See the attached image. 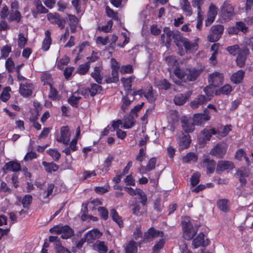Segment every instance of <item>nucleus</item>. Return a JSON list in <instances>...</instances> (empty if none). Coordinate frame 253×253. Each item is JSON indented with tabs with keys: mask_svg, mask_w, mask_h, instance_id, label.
Listing matches in <instances>:
<instances>
[{
	"mask_svg": "<svg viewBox=\"0 0 253 253\" xmlns=\"http://www.w3.org/2000/svg\"><path fill=\"white\" fill-rule=\"evenodd\" d=\"M234 15V8L232 5L225 1L221 8V16L225 20H229Z\"/></svg>",
	"mask_w": 253,
	"mask_h": 253,
	"instance_id": "39448f33",
	"label": "nucleus"
},
{
	"mask_svg": "<svg viewBox=\"0 0 253 253\" xmlns=\"http://www.w3.org/2000/svg\"><path fill=\"white\" fill-rule=\"evenodd\" d=\"M226 49L230 54L235 56L239 53L241 49L238 44H235L227 47Z\"/></svg>",
	"mask_w": 253,
	"mask_h": 253,
	"instance_id": "09e8293b",
	"label": "nucleus"
},
{
	"mask_svg": "<svg viewBox=\"0 0 253 253\" xmlns=\"http://www.w3.org/2000/svg\"><path fill=\"white\" fill-rule=\"evenodd\" d=\"M28 39L24 37L22 33L18 35V45L21 48H23L27 42Z\"/></svg>",
	"mask_w": 253,
	"mask_h": 253,
	"instance_id": "3c124183",
	"label": "nucleus"
},
{
	"mask_svg": "<svg viewBox=\"0 0 253 253\" xmlns=\"http://www.w3.org/2000/svg\"><path fill=\"white\" fill-rule=\"evenodd\" d=\"M198 160V156L193 152H189L182 157V160L184 163L196 162Z\"/></svg>",
	"mask_w": 253,
	"mask_h": 253,
	"instance_id": "f704fd0d",
	"label": "nucleus"
},
{
	"mask_svg": "<svg viewBox=\"0 0 253 253\" xmlns=\"http://www.w3.org/2000/svg\"><path fill=\"white\" fill-rule=\"evenodd\" d=\"M101 236V233L97 229H94L87 232L84 237L87 243H93L95 240L98 239Z\"/></svg>",
	"mask_w": 253,
	"mask_h": 253,
	"instance_id": "6ab92c4d",
	"label": "nucleus"
},
{
	"mask_svg": "<svg viewBox=\"0 0 253 253\" xmlns=\"http://www.w3.org/2000/svg\"><path fill=\"white\" fill-rule=\"evenodd\" d=\"M249 53V50L246 47H244L240 49L236 60L238 66L241 68L245 66L247 57Z\"/></svg>",
	"mask_w": 253,
	"mask_h": 253,
	"instance_id": "1a4fd4ad",
	"label": "nucleus"
},
{
	"mask_svg": "<svg viewBox=\"0 0 253 253\" xmlns=\"http://www.w3.org/2000/svg\"><path fill=\"white\" fill-rule=\"evenodd\" d=\"M102 90V86L96 84H91V87L89 88L90 91V96H95L99 90Z\"/></svg>",
	"mask_w": 253,
	"mask_h": 253,
	"instance_id": "5fc2aeb1",
	"label": "nucleus"
},
{
	"mask_svg": "<svg viewBox=\"0 0 253 253\" xmlns=\"http://www.w3.org/2000/svg\"><path fill=\"white\" fill-rule=\"evenodd\" d=\"M50 32L49 30L46 31L45 32V37L42 42V48L43 50H47L50 47L51 42V39L50 38Z\"/></svg>",
	"mask_w": 253,
	"mask_h": 253,
	"instance_id": "7c9ffc66",
	"label": "nucleus"
},
{
	"mask_svg": "<svg viewBox=\"0 0 253 253\" xmlns=\"http://www.w3.org/2000/svg\"><path fill=\"white\" fill-rule=\"evenodd\" d=\"M136 243L133 241H130L126 247V253H136L137 251Z\"/></svg>",
	"mask_w": 253,
	"mask_h": 253,
	"instance_id": "79ce46f5",
	"label": "nucleus"
},
{
	"mask_svg": "<svg viewBox=\"0 0 253 253\" xmlns=\"http://www.w3.org/2000/svg\"><path fill=\"white\" fill-rule=\"evenodd\" d=\"M101 70V69L100 67H95L94 69V72L91 74V76L99 84L102 83V80L103 78V76L100 74Z\"/></svg>",
	"mask_w": 253,
	"mask_h": 253,
	"instance_id": "c756f323",
	"label": "nucleus"
},
{
	"mask_svg": "<svg viewBox=\"0 0 253 253\" xmlns=\"http://www.w3.org/2000/svg\"><path fill=\"white\" fill-rule=\"evenodd\" d=\"M11 51V46L5 45L1 49V57L6 58L8 56L9 53Z\"/></svg>",
	"mask_w": 253,
	"mask_h": 253,
	"instance_id": "bf43d9fd",
	"label": "nucleus"
},
{
	"mask_svg": "<svg viewBox=\"0 0 253 253\" xmlns=\"http://www.w3.org/2000/svg\"><path fill=\"white\" fill-rule=\"evenodd\" d=\"M21 16L19 11L15 10L11 13L9 19L10 21H15L17 23H19L21 20Z\"/></svg>",
	"mask_w": 253,
	"mask_h": 253,
	"instance_id": "4d7b16f0",
	"label": "nucleus"
},
{
	"mask_svg": "<svg viewBox=\"0 0 253 253\" xmlns=\"http://www.w3.org/2000/svg\"><path fill=\"white\" fill-rule=\"evenodd\" d=\"M106 12L108 16L113 18L115 20L118 19L117 13L111 9L109 6H106Z\"/></svg>",
	"mask_w": 253,
	"mask_h": 253,
	"instance_id": "69168bd1",
	"label": "nucleus"
},
{
	"mask_svg": "<svg viewBox=\"0 0 253 253\" xmlns=\"http://www.w3.org/2000/svg\"><path fill=\"white\" fill-rule=\"evenodd\" d=\"M33 89V85L32 84L26 83L20 84L19 92L23 96L28 97L32 95Z\"/></svg>",
	"mask_w": 253,
	"mask_h": 253,
	"instance_id": "a211bd4d",
	"label": "nucleus"
},
{
	"mask_svg": "<svg viewBox=\"0 0 253 253\" xmlns=\"http://www.w3.org/2000/svg\"><path fill=\"white\" fill-rule=\"evenodd\" d=\"M187 51H193L197 49V43L196 42H191L187 38L184 41L182 44Z\"/></svg>",
	"mask_w": 253,
	"mask_h": 253,
	"instance_id": "ea45409f",
	"label": "nucleus"
},
{
	"mask_svg": "<svg viewBox=\"0 0 253 253\" xmlns=\"http://www.w3.org/2000/svg\"><path fill=\"white\" fill-rule=\"evenodd\" d=\"M136 117H133V115H131V113H129L128 117L125 118L124 120V127L125 128H129L132 126L134 125V120Z\"/></svg>",
	"mask_w": 253,
	"mask_h": 253,
	"instance_id": "a19ab883",
	"label": "nucleus"
},
{
	"mask_svg": "<svg viewBox=\"0 0 253 253\" xmlns=\"http://www.w3.org/2000/svg\"><path fill=\"white\" fill-rule=\"evenodd\" d=\"M110 216L112 219L118 224L120 227L123 226V222L122 218L118 215L117 211L115 209H112L110 210Z\"/></svg>",
	"mask_w": 253,
	"mask_h": 253,
	"instance_id": "c9c22d12",
	"label": "nucleus"
},
{
	"mask_svg": "<svg viewBox=\"0 0 253 253\" xmlns=\"http://www.w3.org/2000/svg\"><path fill=\"white\" fill-rule=\"evenodd\" d=\"M210 99V98H208L204 95H199L194 101L190 103V106L193 109H196L199 105L204 104Z\"/></svg>",
	"mask_w": 253,
	"mask_h": 253,
	"instance_id": "393cba45",
	"label": "nucleus"
},
{
	"mask_svg": "<svg viewBox=\"0 0 253 253\" xmlns=\"http://www.w3.org/2000/svg\"><path fill=\"white\" fill-rule=\"evenodd\" d=\"M11 88L10 87H6L2 91L0 98L4 102L7 101L9 98V91H10Z\"/></svg>",
	"mask_w": 253,
	"mask_h": 253,
	"instance_id": "603ef678",
	"label": "nucleus"
},
{
	"mask_svg": "<svg viewBox=\"0 0 253 253\" xmlns=\"http://www.w3.org/2000/svg\"><path fill=\"white\" fill-rule=\"evenodd\" d=\"M217 14V8L213 4H211L209 7V10L208 12V19L205 21L206 26L210 25L214 20L215 17Z\"/></svg>",
	"mask_w": 253,
	"mask_h": 253,
	"instance_id": "5701e85b",
	"label": "nucleus"
},
{
	"mask_svg": "<svg viewBox=\"0 0 253 253\" xmlns=\"http://www.w3.org/2000/svg\"><path fill=\"white\" fill-rule=\"evenodd\" d=\"M42 163L45 168V169L48 173L55 172L58 168V166L56 164L52 163H47L45 162H42Z\"/></svg>",
	"mask_w": 253,
	"mask_h": 253,
	"instance_id": "37998d69",
	"label": "nucleus"
},
{
	"mask_svg": "<svg viewBox=\"0 0 253 253\" xmlns=\"http://www.w3.org/2000/svg\"><path fill=\"white\" fill-rule=\"evenodd\" d=\"M134 99V97H131L129 96V91L126 92V96H124L122 98L121 109L124 112H126L128 110L129 105Z\"/></svg>",
	"mask_w": 253,
	"mask_h": 253,
	"instance_id": "b1692460",
	"label": "nucleus"
},
{
	"mask_svg": "<svg viewBox=\"0 0 253 253\" xmlns=\"http://www.w3.org/2000/svg\"><path fill=\"white\" fill-rule=\"evenodd\" d=\"M223 81V75L216 72L210 74L208 81L210 84L214 87H217L222 84Z\"/></svg>",
	"mask_w": 253,
	"mask_h": 253,
	"instance_id": "423d86ee",
	"label": "nucleus"
},
{
	"mask_svg": "<svg viewBox=\"0 0 253 253\" xmlns=\"http://www.w3.org/2000/svg\"><path fill=\"white\" fill-rule=\"evenodd\" d=\"M155 85L159 89L164 90L168 89L171 86V84L166 79H162L156 81Z\"/></svg>",
	"mask_w": 253,
	"mask_h": 253,
	"instance_id": "473e14b6",
	"label": "nucleus"
},
{
	"mask_svg": "<svg viewBox=\"0 0 253 253\" xmlns=\"http://www.w3.org/2000/svg\"><path fill=\"white\" fill-rule=\"evenodd\" d=\"M164 233L163 232L155 230L154 228H150L144 235V241L149 242L153 240L156 237L159 236L163 237Z\"/></svg>",
	"mask_w": 253,
	"mask_h": 253,
	"instance_id": "4468645a",
	"label": "nucleus"
},
{
	"mask_svg": "<svg viewBox=\"0 0 253 253\" xmlns=\"http://www.w3.org/2000/svg\"><path fill=\"white\" fill-rule=\"evenodd\" d=\"M224 27L221 25L212 26L207 36L208 40L210 42H215L219 40L223 34Z\"/></svg>",
	"mask_w": 253,
	"mask_h": 253,
	"instance_id": "20e7f679",
	"label": "nucleus"
},
{
	"mask_svg": "<svg viewBox=\"0 0 253 253\" xmlns=\"http://www.w3.org/2000/svg\"><path fill=\"white\" fill-rule=\"evenodd\" d=\"M54 188V185L53 184L48 183L47 184V189L44 192L45 195L44 196L43 198L44 199L47 198L49 196L51 195Z\"/></svg>",
	"mask_w": 253,
	"mask_h": 253,
	"instance_id": "0e129e2a",
	"label": "nucleus"
},
{
	"mask_svg": "<svg viewBox=\"0 0 253 253\" xmlns=\"http://www.w3.org/2000/svg\"><path fill=\"white\" fill-rule=\"evenodd\" d=\"M61 136L57 138L58 142H62L65 145H68L70 141L71 133L67 126H62L60 128Z\"/></svg>",
	"mask_w": 253,
	"mask_h": 253,
	"instance_id": "ddd939ff",
	"label": "nucleus"
},
{
	"mask_svg": "<svg viewBox=\"0 0 253 253\" xmlns=\"http://www.w3.org/2000/svg\"><path fill=\"white\" fill-rule=\"evenodd\" d=\"M183 237L184 239L190 240L197 234L198 227L193 226L188 218L182 221Z\"/></svg>",
	"mask_w": 253,
	"mask_h": 253,
	"instance_id": "f03ea898",
	"label": "nucleus"
},
{
	"mask_svg": "<svg viewBox=\"0 0 253 253\" xmlns=\"http://www.w3.org/2000/svg\"><path fill=\"white\" fill-rule=\"evenodd\" d=\"M89 67V62H87L84 64L81 65L77 70V73L80 75H84L88 72Z\"/></svg>",
	"mask_w": 253,
	"mask_h": 253,
	"instance_id": "de8ad7c7",
	"label": "nucleus"
},
{
	"mask_svg": "<svg viewBox=\"0 0 253 253\" xmlns=\"http://www.w3.org/2000/svg\"><path fill=\"white\" fill-rule=\"evenodd\" d=\"M210 119L209 112L207 109H205L204 113L194 114L193 120L195 125L199 126L204 124Z\"/></svg>",
	"mask_w": 253,
	"mask_h": 253,
	"instance_id": "9d476101",
	"label": "nucleus"
},
{
	"mask_svg": "<svg viewBox=\"0 0 253 253\" xmlns=\"http://www.w3.org/2000/svg\"><path fill=\"white\" fill-rule=\"evenodd\" d=\"M176 139L180 149H186L189 147L191 142L189 135L185 134L183 132H180L178 133Z\"/></svg>",
	"mask_w": 253,
	"mask_h": 253,
	"instance_id": "6e6552de",
	"label": "nucleus"
},
{
	"mask_svg": "<svg viewBox=\"0 0 253 253\" xmlns=\"http://www.w3.org/2000/svg\"><path fill=\"white\" fill-rule=\"evenodd\" d=\"M47 19L52 24H57L61 29L64 28L66 20L58 14L49 13L47 14Z\"/></svg>",
	"mask_w": 253,
	"mask_h": 253,
	"instance_id": "9b49d317",
	"label": "nucleus"
},
{
	"mask_svg": "<svg viewBox=\"0 0 253 253\" xmlns=\"http://www.w3.org/2000/svg\"><path fill=\"white\" fill-rule=\"evenodd\" d=\"M226 153V148L224 144H217L210 151V154L221 158Z\"/></svg>",
	"mask_w": 253,
	"mask_h": 253,
	"instance_id": "f3484780",
	"label": "nucleus"
},
{
	"mask_svg": "<svg viewBox=\"0 0 253 253\" xmlns=\"http://www.w3.org/2000/svg\"><path fill=\"white\" fill-rule=\"evenodd\" d=\"M113 25V21L112 20H109L107 24L102 27H98V29L100 31H103L105 33H109L112 30V27Z\"/></svg>",
	"mask_w": 253,
	"mask_h": 253,
	"instance_id": "6e6d98bb",
	"label": "nucleus"
},
{
	"mask_svg": "<svg viewBox=\"0 0 253 253\" xmlns=\"http://www.w3.org/2000/svg\"><path fill=\"white\" fill-rule=\"evenodd\" d=\"M234 168L233 163L228 161H219L216 166V170L218 172H221L225 170H230Z\"/></svg>",
	"mask_w": 253,
	"mask_h": 253,
	"instance_id": "dca6fc26",
	"label": "nucleus"
},
{
	"mask_svg": "<svg viewBox=\"0 0 253 253\" xmlns=\"http://www.w3.org/2000/svg\"><path fill=\"white\" fill-rule=\"evenodd\" d=\"M182 127L186 132H191L194 129V123L193 120L184 119L181 120Z\"/></svg>",
	"mask_w": 253,
	"mask_h": 253,
	"instance_id": "a878e982",
	"label": "nucleus"
},
{
	"mask_svg": "<svg viewBox=\"0 0 253 253\" xmlns=\"http://www.w3.org/2000/svg\"><path fill=\"white\" fill-rule=\"evenodd\" d=\"M173 38V31H171L169 27H165L164 29V33L161 35V40L165 45L169 47L171 43V39Z\"/></svg>",
	"mask_w": 253,
	"mask_h": 253,
	"instance_id": "f8f14e48",
	"label": "nucleus"
},
{
	"mask_svg": "<svg viewBox=\"0 0 253 253\" xmlns=\"http://www.w3.org/2000/svg\"><path fill=\"white\" fill-rule=\"evenodd\" d=\"M212 133L211 132V129H208L207 128L204 129L201 131V135L200 136V141L201 143H205L207 141L210 140L211 137Z\"/></svg>",
	"mask_w": 253,
	"mask_h": 253,
	"instance_id": "c85d7f7f",
	"label": "nucleus"
},
{
	"mask_svg": "<svg viewBox=\"0 0 253 253\" xmlns=\"http://www.w3.org/2000/svg\"><path fill=\"white\" fill-rule=\"evenodd\" d=\"M49 231L52 234H61V238L67 239L74 234L73 230L68 225H56L51 228Z\"/></svg>",
	"mask_w": 253,
	"mask_h": 253,
	"instance_id": "7ed1b4c3",
	"label": "nucleus"
},
{
	"mask_svg": "<svg viewBox=\"0 0 253 253\" xmlns=\"http://www.w3.org/2000/svg\"><path fill=\"white\" fill-rule=\"evenodd\" d=\"M244 75V71L243 70H239L232 75L231 80L233 83L235 84H238L242 81Z\"/></svg>",
	"mask_w": 253,
	"mask_h": 253,
	"instance_id": "72a5a7b5",
	"label": "nucleus"
},
{
	"mask_svg": "<svg viewBox=\"0 0 253 253\" xmlns=\"http://www.w3.org/2000/svg\"><path fill=\"white\" fill-rule=\"evenodd\" d=\"M204 234L203 233H200L197 237L193 241L192 245L194 248H197L200 246H206L209 244V241L204 240Z\"/></svg>",
	"mask_w": 253,
	"mask_h": 253,
	"instance_id": "412c9836",
	"label": "nucleus"
},
{
	"mask_svg": "<svg viewBox=\"0 0 253 253\" xmlns=\"http://www.w3.org/2000/svg\"><path fill=\"white\" fill-rule=\"evenodd\" d=\"M235 26H237L238 31H240L244 33H246L248 31V27L243 22H237Z\"/></svg>",
	"mask_w": 253,
	"mask_h": 253,
	"instance_id": "e2e57ef3",
	"label": "nucleus"
},
{
	"mask_svg": "<svg viewBox=\"0 0 253 253\" xmlns=\"http://www.w3.org/2000/svg\"><path fill=\"white\" fill-rule=\"evenodd\" d=\"M119 67L118 66H113L112 70V77L107 78L106 79L107 83H116L119 81L118 70Z\"/></svg>",
	"mask_w": 253,
	"mask_h": 253,
	"instance_id": "cd10ccee",
	"label": "nucleus"
},
{
	"mask_svg": "<svg viewBox=\"0 0 253 253\" xmlns=\"http://www.w3.org/2000/svg\"><path fill=\"white\" fill-rule=\"evenodd\" d=\"M213 87V86L210 84V85L205 87L204 89V90L208 98L213 96L214 91Z\"/></svg>",
	"mask_w": 253,
	"mask_h": 253,
	"instance_id": "774afa93",
	"label": "nucleus"
},
{
	"mask_svg": "<svg viewBox=\"0 0 253 253\" xmlns=\"http://www.w3.org/2000/svg\"><path fill=\"white\" fill-rule=\"evenodd\" d=\"M121 82L124 84V87L127 92L130 91L131 87V80L130 78H122L121 79Z\"/></svg>",
	"mask_w": 253,
	"mask_h": 253,
	"instance_id": "8fccbe9b",
	"label": "nucleus"
},
{
	"mask_svg": "<svg viewBox=\"0 0 253 253\" xmlns=\"http://www.w3.org/2000/svg\"><path fill=\"white\" fill-rule=\"evenodd\" d=\"M81 97H76L74 95L71 96L68 99V102L73 107H77Z\"/></svg>",
	"mask_w": 253,
	"mask_h": 253,
	"instance_id": "13d9d810",
	"label": "nucleus"
},
{
	"mask_svg": "<svg viewBox=\"0 0 253 253\" xmlns=\"http://www.w3.org/2000/svg\"><path fill=\"white\" fill-rule=\"evenodd\" d=\"M173 42L178 47H181L182 44L184 42V41L186 39V38L183 37L180 32L178 31H173Z\"/></svg>",
	"mask_w": 253,
	"mask_h": 253,
	"instance_id": "bb28decb",
	"label": "nucleus"
},
{
	"mask_svg": "<svg viewBox=\"0 0 253 253\" xmlns=\"http://www.w3.org/2000/svg\"><path fill=\"white\" fill-rule=\"evenodd\" d=\"M231 125H226L224 126L220 125L217 126V129L215 128H211V132L213 135L217 134V137L221 138L228 135L231 130Z\"/></svg>",
	"mask_w": 253,
	"mask_h": 253,
	"instance_id": "0eeeda50",
	"label": "nucleus"
},
{
	"mask_svg": "<svg viewBox=\"0 0 253 253\" xmlns=\"http://www.w3.org/2000/svg\"><path fill=\"white\" fill-rule=\"evenodd\" d=\"M94 247L99 253H106L108 251L107 246L103 241H97L94 245Z\"/></svg>",
	"mask_w": 253,
	"mask_h": 253,
	"instance_id": "4c0bfd02",
	"label": "nucleus"
},
{
	"mask_svg": "<svg viewBox=\"0 0 253 253\" xmlns=\"http://www.w3.org/2000/svg\"><path fill=\"white\" fill-rule=\"evenodd\" d=\"M202 70L196 68H186L184 70H181L179 68H176L174 71V75L181 80H186L189 82L196 81L201 74Z\"/></svg>",
	"mask_w": 253,
	"mask_h": 253,
	"instance_id": "f257e3e1",
	"label": "nucleus"
},
{
	"mask_svg": "<svg viewBox=\"0 0 253 253\" xmlns=\"http://www.w3.org/2000/svg\"><path fill=\"white\" fill-rule=\"evenodd\" d=\"M231 91V87L229 84H226L215 91V95H219L220 94H227Z\"/></svg>",
	"mask_w": 253,
	"mask_h": 253,
	"instance_id": "49530a36",
	"label": "nucleus"
},
{
	"mask_svg": "<svg viewBox=\"0 0 253 253\" xmlns=\"http://www.w3.org/2000/svg\"><path fill=\"white\" fill-rule=\"evenodd\" d=\"M34 4L36 7L38 12L42 13H47L48 10L42 5L40 0H35L34 1Z\"/></svg>",
	"mask_w": 253,
	"mask_h": 253,
	"instance_id": "a18cd8bd",
	"label": "nucleus"
},
{
	"mask_svg": "<svg viewBox=\"0 0 253 253\" xmlns=\"http://www.w3.org/2000/svg\"><path fill=\"white\" fill-rule=\"evenodd\" d=\"M165 60L169 67H173L175 65L176 63V58L175 57L172 56L167 57Z\"/></svg>",
	"mask_w": 253,
	"mask_h": 253,
	"instance_id": "338daca9",
	"label": "nucleus"
},
{
	"mask_svg": "<svg viewBox=\"0 0 253 253\" xmlns=\"http://www.w3.org/2000/svg\"><path fill=\"white\" fill-rule=\"evenodd\" d=\"M156 160L155 158H151L147 166L145 167V170L146 171H149L152 169H154L155 167Z\"/></svg>",
	"mask_w": 253,
	"mask_h": 253,
	"instance_id": "052dcab7",
	"label": "nucleus"
},
{
	"mask_svg": "<svg viewBox=\"0 0 253 253\" xmlns=\"http://www.w3.org/2000/svg\"><path fill=\"white\" fill-rule=\"evenodd\" d=\"M192 92L187 91L185 93L179 94L176 95L173 99L174 103L177 105H182L184 104L186 100L190 97Z\"/></svg>",
	"mask_w": 253,
	"mask_h": 253,
	"instance_id": "4be33fe9",
	"label": "nucleus"
},
{
	"mask_svg": "<svg viewBox=\"0 0 253 253\" xmlns=\"http://www.w3.org/2000/svg\"><path fill=\"white\" fill-rule=\"evenodd\" d=\"M217 206L219 209L223 212H227L229 211V206L227 200H220L217 202Z\"/></svg>",
	"mask_w": 253,
	"mask_h": 253,
	"instance_id": "c03bdc74",
	"label": "nucleus"
},
{
	"mask_svg": "<svg viewBox=\"0 0 253 253\" xmlns=\"http://www.w3.org/2000/svg\"><path fill=\"white\" fill-rule=\"evenodd\" d=\"M165 244V241L163 239H161L153 247V253H158L163 248Z\"/></svg>",
	"mask_w": 253,
	"mask_h": 253,
	"instance_id": "864d4df0",
	"label": "nucleus"
},
{
	"mask_svg": "<svg viewBox=\"0 0 253 253\" xmlns=\"http://www.w3.org/2000/svg\"><path fill=\"white\" fill-rule=\"evenodd\" d=\"M19 201L21 202L24 208H28L32 202V196L31 195H26L22 199L18 197Z\"/></svg>",
	"mask_w": 253,
	"mask_h": 253,
	"instance_id": "e433bc0d",
	"label": "nucleus"
},
{
	"mask_svg": "<svg viewBox=\"0 0 253 253\" xmlns=\"http://www.w3.org/2000/svg\"><path fill=\"white\" fill-rule=\"evenodd\" d=\"M201 165L203 168L206 169L209 173H212L214 172L216 163L212 159L205 158L201 162Z\"/></svg>",
	"mask_w": 253,
	"mask_h": 253,
	"instance_id": "aec40b11",
	"label": "nucleus"
},
{
	"mask_svg": "<svg viewBox=\"0 0 253 253\" xmlns=\"http://www.w3.org/2000/svg\"><path fill=\"white\" fill-rule=\"evenodd\" d=\"M180 5L181 9L186 13V15L190 16L192 14V8L188 0H181Z\"/></svg>",
	"mask_w": 253,
	"mask_h": 253,
	"instance_id": "2f4dec72",
	"label": "nucleus"
},
{
	"mask_svg": "<svg viewBox=\"0 0 253 253\" xmlns=\"http://www.w3.org/2000/svg\"><path fill=\"white\" fill-rule=\"evenodd\" d=\"M144 95L145 98L151 102L155 101L157 98L156 92H154L153 90L152 86L149 87L147 92L144 93Z\"/></svg>",
	"mask_w": 253,
	"mask_h": 253,
	"instance_id": "58836bf2",
	"label": "nucleus"
},
{
	"mask_svg": "<svg viewBox=\"0 0 253 253\" xmlns=\"http://www.w3.org/2000/svg\"><path fill=\"white\" fill-rule=\"evenodd\" d=\"M21 169L20 164L15 161H11L6 163L2 168L3 171L6 173L9 171L16 172Z\"/></svg>",
	"mask_w": 253,
	"mask_h": 253,
	"instance_id": "2eb2a0df",
	"label": "nucleus"
},
{
	"mask_svg": "<svg viewBox=\"0 0 253 253\" xmlns=\"http://www.w3.org/2000/svg\"><path fill=\"white\" fill-rule=\"evenodd\" d=\"M47 152L56 161H57L60 157V154L57 150L50 149L47 150Z\"/></svg>",
	"mask_w": 253,
	"mask_h": 253,
	"instance_id": "680f3d73",
	"label": "nucleus"
}]
</instances>
